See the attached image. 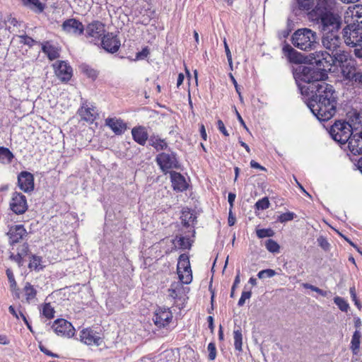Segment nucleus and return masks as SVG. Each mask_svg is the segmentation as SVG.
<instances>
[{"mask_svg":"<svg viewBox=\"0 0 362 362\" xmlns=\"http://www.w3.org/2000/svg\"><path fill=\"white\" fill-rule=\"evenodd\" d=\"M148 54H149L148 49L146 47H145L141 52H139L136 54V59H144L145 57H146L148 56Z\"/></svg>","mask_w":362,"mask_h":362,"instance_id":"bf43d9fd","label":"nucleus"},{"mask_svg":"<svg viewBox=\"0 0 362 362\" xmlns=\"http://www.w3.org/2000/svg\"><path fill=\"white\" fill-rule=\"evenodd\" d=\"M276 272L272 269H263L258 272L257 276L260 279L272 278L275 276Z\"/></svg>","mask_w":362,"mask_h":362,"instance_id":"c03bdc74","label":"nucleus"},{"mask_svg":"<svg viewBox=\"0 0 362 362\" xmlns=\"http://www.w3.org/2000/svg\"><path fill=\"white\" fill-rule=\"evenodd\" d=\"M334 302L342 312H347L349 308V303L341 297H334Z\"/></svg>","mask_w":362,"mask_h":362,"instance_id":"ea45409f","label":"nucleus"},{"mask_svg":"<svg viewBox=\"0 0 362 362\" xmlns=\"http://www.w3.org/2000/svg\"><path fill=\"white\" fill-rule=\"evenodd\" d=\"M293 76L312 113L321 122L331 119L336 112L337 95L334 87L325 82L327 74L313 67L300 66Z\"/></svg>","mask_w":362,"mask_h":362,"instance_id":"f257e3e1","label":"nucleus"},{"mask_svg":"<svg viewBox=\"0 0 362 362\" xmlns=\"http://www.w3.org/2000/svg\"><path fill=\"white\" fill-rule=\"evenodd\" d=\"M341 71L345 79L348 80L352 74L356 71L355 62L352 59L348 60L346 63L341 64L340 66Z\"/></svg>","mask_w":362,"mask_h":362,"instance_id":"bb28decb","label":"nucleus"},{"mask_svg":"<svg viewBox=\"0 0 362 362\" xmlns=\"http://www.w3.org/2000/svg\"><path fill=\"white\" fill-rule=\"evenodd\" d=\"M9 258L11 259V260H13L14 262H16L19 267H21L23 264V259L20 255H18V254H13V253H11L10 255V257Z\"/></svg>","mask_w":362,"mask_h":362,"instance_id":"6e6d98bb","label":"nucleus"},{"mask_svg":"<svg viewBox=\"0 0 362 362\" xmlns=\"http://www.w3.org/2000/svg\"><path fill=\"white\" fill-rule=\"evenodd\" d=\"M348 80L352 83L353 85L356 87L361 88L362 87V72L361 71H355L352 74L350 78Z\"/></svg>","mask_w":362,"mask_h":362,"instance_id":"4c0bfd02","label":"nucleus"},{"mask_svg":"<svg viewBox=\"0 0 362 362\" xmlns=\"http://www.w3.org/2000/svg\"><path fill=\"white\" fill-rule=\"evenodd\" d=\"M309 19L316 23L324 33L322 42L331 52L341 48V40L337 32L341 25L335 0H317V5L308 13Z\"/></svg>","mask_w":362,"mask_h":362,"instance_id":"f03ea898","label":"nucleus"},{"mask_svg":"<svg viewBox=\"0 0 362 362\" xmlns=\"http://www.w3.org/2000/svg\"><path fill=\"white\" fill-rule=\"evenodd\" d=\"M177 272L182 284H188L192 280L189 257L186 254L180 255L177 263Z\"/></svg>","mask_w":362,"mask_h":362,"instance_id":"6e6552de","label":"nucleus"},{"mask_svg":"<svg viewBox=\"0 0 362 362\" xmlns=\"http://www.w3.org/2000/svg\"><path fill=\"white\" fill-rule=\"evenodd\" d=\"M235 197H236L235 194L232 193V192H230L228 194V201L230 204V209H232L233 207V203L235 202Z\"/></svg>","mask_w":362,"mask_h":362,"instance_id":"e2e57ef3","label":"nucleus"},{"mask_svg":"<svg viewBox=\"0 0 362 362\" xmlns=\"http://www.w3.org/2000/svg\"><path fill=\"white\" fill-rule=\"evenodd\" d=\"M29 252V246L28 243H23L17 248V254L20 255L22 258L25 257Z\"/></svg>","mask_w":362,"mask_h":362,"instance_id":"8fccbe9b","label":"nucleus"},{"mask_svg":"<svg viewBox=\"0 0 362 362\" xmlns=\"http://www.w3.org/2000/svg\"><path fill=\"white\" fill-rule=\"evenodd\" d=\"M173 244L183 250L188 249L191 246L189 238L183 236H176L173 240Z\"/></svg>","mask_w":362,"mask_h":362,"instance_id":"72a5a7b5","label":"nucleus"},{"mask_svg":"<svg viewBox=\"0 0 362 362\" xmlns=\"http://www.w3.org/2000/svg\"><path fill=\"white\" fill-rule=\"evenodd\" d=\"M105 24L99 21H93L85 28V36L95 45L99 43L100 38L105 34Z\"/></svg>","mask_w":362,"mask_h":362,"instance_id":"0eeeda50","label":"nucleus"},{"mask_svg":"<svg viewBox=\"0 0 362 362\" xmlns=\"http://www.w3.org/2000/svg\"><path fill=\"white\" fill-rule=\"evenodd\" d=\"M250 166L252 168H257L264 171L266 170V168L260 165L257 162L253 160L250 161Z\"/></svg>","mask_w":362,"mask_h":362,"instance_id":"69168bd1","label":"nucleus"},{"mask_svg":"<svg viewBox=\"0 0 362 362\" xmlns=\"http://www.w3.org/2000/svg\"><path fill=\"white\" fill-rule=\"evenodd\" d=\"M21 38L20 42L24 45H28L29 47H32L34 44L36 43V41L34 40L32 37L27 35H20Z\"/></svg>","mask_w":362,"mask_h":362,"instance_id":"3c124183","label":"nucleus"},{"mask_svg":"<svg viewBox=\"0 0 362 362\" xmlns=\"http://www.w3.org/2000/svg\"><path fill=\"white\" fill-rule=\"evenodd\" d=\"M54 310L50 303H45L42 307V314L47 319H52L54 317Z\"/></svg>","mask_w":362,"mask_h":362,"instance_id":"a19ab883","label":"nucleus"},{"mask_svg":"<svg viewBox=\"0 0 362 362\" xmlns=\"http://www.w3.org/2000/svg\"><path fill=\"white\" fill-rule=\"evenodd\" d=\"M351 127L356 124L362 125V112L354 111L349 115V122Z\"/></svg>","mask_w":362,"mask_h":362,"instance_id":"e433bc0d","label":"nucleus"},{"mask_svg":"<svg viewBox=\"0 0 362 362\" xmlns=\"http://www.w3.org/2000/svg\"><path fill=\"white\" fill-rule=\"evenodd\" d=\"M78 113L81 119L90 123L93 122L98 116V112L93 105L90 107L88 104H83L78 110Z\"/></svg>","mask_w":362,"mask_h":362,"instance_id":"412c9836","label":"nucleus"},{"mask_svg":"<svg viewBox=\"0 0 362 362\" xmlns=\"http://www.w3.org/2000/svg\"><path fill=\"white\" fill-rule=\"evenodd\" d=\"M173 319V314L170 308L159 307L155 313L153 318L154 324L159 328L168 326Z\"/></svg>","mask_w":362,"mask_h":362,"instance_id":"9b49d317","label":"nucleus"},{"mask_svg":"<svg viewBox=\"0 0 362 362\" xmlns=\"http://www.w3.org/2000/svg\"><path fill=\"white\" fill-rule=\"evenodd\" d=\"M332 61H330L331 67L332 66H340L341 64L346 63L348 60L351 59L349 53L341 50V48L330 52Z\"/></svg>","mask_w":362,"mask_h":362,"instance_id":"4be33fe9","label":"nucleus"},{"mask_svg":"<svg viewBox=\"0 0 362 362\" xmlns=\"http://www.w3.org/2000/svg\"><path fill=\"white\" fill-rule=\"evenodd\" d=\"M361 338V332L358 329H356L353 334L350 346V349L354 355H357L359 351Z\"/></svg>","mask_w":362,"mask_h":362,"instance_id":"c756f323","label":"nucleus"},{"mask_svg":"<svg viewBox=\"0 0 362 362\" xmlns=\"http://www.w3.org/2000/svg\"><path fill=\"white\" fill-rule=\"evenodd\" d=\"M317 242H318L320 246L322 248H323L325 250H327L329 249V244L327 241L326 238L321 236L319 238H317Z\"/></svg>","mask_w":362,"mask_h":362,"instance_id":"13d9d810","label":"nucleus"},{"mask_svg":"<svg viewBox=\"0 0 362 362\" xmlns=\"http://www.w3.org/2000/svg\"><path fill=\"white\" fill-rule=\"evenodd\" d=\"M132 134L134 140L140 145L144 146L148 139L146 129L139 126L132 129Z\"/></svg>","mask_w":362,"mask_h":362,"instance_id":"b1692460","label":"nucleus"},{"mask_svg":"<svg viewBox=\"0 0 362 362\" xmlns=\"http://www.w3.org/2000/svg\"><path fill=\"white\" fill-rule=\"evenodd\" d=\"M5 22L8 23L13 26H17V25L18 23L16 18L12 17L11 16H7L6 18L5 19Z\"/></svg>","mask_w":362,"mask_h":362,"instance_id":"680f3d73","label":"nucleus"},{"mask_svg":"<svg viewBox=\"0 0 362 362\" xmlns=\"http://www.w3.org/2000/svg\"><path fill=\"white\" fill-rule=\"evenodd\" d=\"M42 259L41 257L36 256V255H32L31 259L30 260V263L28 264V267L30 269H34L35 271H40L42 269L43 266L41 264Z\"/></svg>","mask_w":362,"mask_h":362,"instance_id":"c9c22d12","label":"nucleus"},{"mask_svg":"<svg viewBox=\"0 0 362 362\" xmlns=\"http://www.w3.org/2000/svg\"><path fill=\"white\" fill-rule=\"evenodd\" d=\"M217 127L218 130L226 136H228L229 135L227 129L225 127V125L222 120L218 119L217 121Z\"/></svg>","mask_w":362,"mask_h":362,"instance_id":"4d7b16f0","label":"nucleus"},{"mask_svg":"<svg viewBox=\"0 0 362 362\" xmlns=\"http://www.w3.org/2000/svg\"><path fill=\"white\" fill-rule=\"evenodd\" d=\"M10 209L16 214H24L28 209L25 196L17 192L13 193L10 201Z\"/></svg>","mask_w":362,"mask_h":362,"instance_id":"f8f14e48","label":"nucleus"},{"mask_svg":"<svg viewBox=\"0 0 362 362\" xmlns=\"http://www.w3.org/2000/svg\"><path fill=\"white\" fill-rule=\"evenodd\" d=\"M79 337L81 341L87 345L100 346L103 342L101 337L90 328L82 329Z\"/></svg>","mask_w":362,"mask_h":362,"instance_id":"a211bd4d","label":"nucleus"},{"mask_svg":"<svg viewBox=\"0 0 362 362\" xmlns=\"http://www.w3.org/2000/svg\"><path fill=\"white\" fill-rule=\"evenodd\" d=\"M42 51L47 54L48 59L51 61L59 57L58 48L51 45L49 42H45L42 44Z\"/></svg>","mask_w":362,"mask_h":362,"instance_id":"393cba45","label":"nucleus"},{"mask_svg":"<svg viewBox=\"0 0 362 362\" xmlns=\"http://www.w3.org/2000/svg\"><path fill=\"white\" fill-rule=\"evenodd\" d=\"M170 180L173 188L177 192H184L187 189L188 184L183 175L175 171H170Z\"/></svg>","mask_w":362,"mask_h":362,"instance_id":"aec40b11","label":"nucleus"},{"mask_svg":"<svg viewBox=\"0 0 362 362\" xmlns=\"http://www.w3.org/2000/svg\"><path fill=\"white\" fill-rule=\"evenodd\" d=\"M54 73L63 82L69 81L72 76V68L64 61H59L53 64Z\"/></svg>","mask_w":362,"mask_h":362,"instance_id":"dca6fc26","label":"nucleus"},{"mask_svg":"<svg viewBox=\"0 0 362 362\" xmlns=\"http://www.w3.org/2000/svg\"><path fill=\"white\" fill-rule=\"evenodd\" d=\"M347 144L349 151L354 155H362V130L360 132H352V136Z\"/></svg>","mask_w":362,"mask_h":362,"instance_id":"6ab92c4d","label":"nucleus"},{"mask_svg":"<svg viewBox=\"0 0 362 362\" xmlns=\"http://www.w3.org/2000/svg\"><path fill=\"white\" fill-rule=\"evenodd\" d=\"M349 9L353 19V23L362 29V5L356 4L352 8L349 7Z\"/></svg>","mask_w":362,"mask_h":362,"instance_id":"a878e982","label":"nucleus"},{"mask_svg":"<svg viewBox=\"0 0 362 362\" xmlns=\"http://www.w3.org/2000/svg\"><path fill=\"white\" fill-rule=\"evenodd\" d=\"M156 161L162 172L165 174L170 173V169L180 168V164L177 159L176 153L171 152L160 153L156 156Z\"/></svg>","mask_w":362,"mask_h":362,"instance_id":"423d86ee","label":"nucleus"},{"mask_svg":"<svg viewBox=\"0 0 362 362\" xmlns=\"http://www.w3.org/2000/svg\"><path fill=\"white\" fill-rule=\"evenodd\" d=\"M361 27L356 23L347 25L342 30L345 43L351 47H359L362 49V33H359Z\"/></svg>","mask_w":362,"mask_h":362,"instance_id":"39448f33","label":"nucleus"},{"mask_svg":"<svg viewBox=\"0 0 362 362\" xmlns=\"http://www.w3.org/2000/svg\"><path fill=\"white\" fill-rule=\"evenodd\" d=\"M6 234L8 237L9 244L13 246L23 240L28 235V232L23 225H13L9 227Z\"/></svg>","mask_w":362,"mask_h":362,"instance_id":"2eb2a0df","label":"nucleus"},{"mask_svg":"<svg viewBox=\"0 0 362 362\" xmlns=\"http://www.w3.org/2000/svg\"><path fill=\"white\" fill-rule=\"evenodd\" d=\"M349 293L351 297L352 300L354 302L356 307L360 309L361 308V304L357 298L355 286H351L349 288Z\"/></svg>","mask_w":362,"mask_h":362,"instance_id":"603ef678","label":"nucleus"},{"mask_svg":"<svg viewBox=\"0 0 362 362\" xmlns=\"http://www.w3.org/2000/svg\"><path fill=\"white\" fill-rule=\"evenodd\" d=\"M207 349L209 351V359L214 360L216 356V346L214 343H209L208 344Z\"/></svg>","mask_w":362,"mask_h":362,"instance_id":"864d4df0","label":"nucleus"},{"mask_svg":"<svg viewBox=\"0 0 362 362\" xmlns=\"http://www.w3.org/2000/svg\"><path fill=\"white\" fill-rule=\"evenodd\" d=\"M196 217L190 211H182L181 216L182 223L185 227L189 226L190 223L194 222Z\"/></svg>","mask_w":362,"mask_h":362,"instance_id":"58836bf2","label":"nucleus"},{"mask_svg":"<svg viewBox=\"0 0 362 362\" xmlns=\"http://www.w3.org/2000/svg\"><path fill=\"white\" fill-rule=\"evenodd\" d=\"M86 74L89 78L95 79L98 76V71L93 69H86Z\"/></svg>","mask_w":362,"mask_h":362,"instance_id":"052dcab7","label":"nucleus"},{"mask_svg":"<svg viewBox=\"0 0 362 362\" xmlns=\"http://www.w3.org/2000/svg\"><path fill=\"white\" fill-rule=\"evenodd\" d=\"M102 47L110 53H115L120 47V41L112 33L104 34L100 38Z\"/></svg>","mask_w":362,"mask_h":362,"instance_id":"4468645a","label":"nucleus"},{"mask_svg":"<svg viewBox=\"0 0 362 362\" xmlns=\"http://www.w3.org/2000/svg\"><path fill=\"white\" fill-rule=\"evenodd\" d=\"M231 209H230L228 220V223L230 226H233L235 222V218L233 216Z\"/></svg>","mask_w":362,"mask_h":362,"instance_id":"338daca9","label":"nucleus"},{"mask_svg":"<svg viewBox=\"0 0 362 362\" xmlns=\"http://www.w3.org/2000/svg\"><path fill=\"white\" fill-rule=\"evenodd\" d=\"M257 236L259 238H264L266 237H272L274 235V231L270 229H258L256 231Z\"/></svg>","mask_w":362,"mask_h":362,"instance_id":"de8ad7c7","label":"nucleus"},{"mask_svg":"<svg viewBox=\"0 0 362 362\" xmlns=\"http://www.w3.org/2000/svg\"><path fill=\"white\" fill-rule=\"evenodd\" d=\"M251 296H252V292L250 291H243L241 293V296L238 303V306H240V307L243 306L245 304V300L247 299H250L251 298Z\"/></svg>","mask_w":362,"mask_h":362,"instance_id":"09e8293b","label":"nucleus"},{"mask_svg":"<svg viewBox=\"0 0 362 362\" xmlns=\"http://www.w3.org/2000/svg\"><path fill=\"white\" fill-rule=\"evenodd\" d=\"M296 217V214L293 212H286L279 216L277 220L280 223H285L289 221H292Z\"/></svg>","mask_w":362,"mask_h":362,"instance_id":"49530a36","label":"nucleus"},{"mask_svg":"<svg viewBox=\"0 0 362 362\" xmlns=\"http://www.w3.org/2000/svg\"><path fill=\"white\" fill-rule=\"evenodd\" d=\"M105 124L110 127L112 132L117 134L120 135L127 129L126 123L121 119L108 117L105 119Z\"/></svg>","mask_w":362,"mask_h":362,"instance_id":"5701e85b","label":"nucleus"},{"mask_svg":"<svg viewBox=\"0 0 362 362\" xmlns=\"http://www.w3.org/2000/svg\"><path fill=\"white\" fill-rule=\"evenodd\" d=\"M310 61L312 62L311 64H315L318 66V68H316L317 70L322 72H325L327 69L331 70L330 61H332V57H330V53L328 52H315L310 54ZM310 66L312 67L311 66ZM313 67L314 68V66Z\"/></svg>","mask_w":362,"mask_h":362,"instance_id":"1a4fd4ad","label":"nucleus"},{"mask_svg":"<svg viewBox=\"0 0 362 362\" xmlns=\"http://www.w3.org/2000/svg\"><path fill=\"white\" fill-rule=\"evenodd\" d=\"M240 271L238 270V274L235 278L233 284L231 288V291H230V295L231 298L234 297L235 290L236 287L238 286V285L240 284Z\"/></svg>","mask_w":362,"mask_h":362,"instance_id":"5fc2aeb1","label":"nucleus"},{"mask_svg":"<svg viewBox=\"0 0 362 362\" xmlns=\"http://www.w3.org/2000/svg\"><path fill=\"white\" fill-rule=\"evenodd\" d=\"M270 206V202L268 197H265L261 199H259L255 204V209L257 210H265Z\"/></svg>","mask_w":362,"mask_h":362,"instance_id":"37998d69","label":"nucleus"},{"mask_svg":"<svg viewBox=\"0 0 362 362\" xmlns=\"http://www.w3.org/2000/svg\"><path fill=\"white\" fill-rule=\"evenodd\" d=\"M200 134H201L202 138L204 141H206V139H207V134H206V129H205L204 125L203 124H202L200 125Z\"/></svg>","mask_w":362,"mask_h":362,"instance_id":"774afa93","label":"nucleus"},{"mask_svg":"<svg viewBox=\"0 0 362 362\" xmlns=\"http://www.w3.org/2000/svg\"><path fill=\"white\" fill-rule=\"evenodd\" d=\"M52 329L59 336L71 337L74 335V327L71 323L64 319L56 320Z\"/></svg>","mask_w":362,"mask_h":362,"instance_id":"ddd939ff","label":"nucleus"},{"mask_svg":"<svg viewBox=\"0 0 362 362\" xmlns=\"http://www.w3.org/2000/svg\"><path fill=\"white\" fill-rule=\"evenodd\" d=\"M283 52L286 55H287L290 61L295 63L300 62V60L297 58L298 52L296 49H294L291 45H284L283 47Z\"/></svg>","mask_w":362,"mask_h":362,"instance_id":"473e14b6","label":"nucleus"},{"mask_svg":"<svg viewBox=\"0 0 362 362\" xmlns=\"http://www.w3.org/2000/svg\"><path fill=\"white\" fill-rule=\"evenodd\" d=\"M266 248L268 251L272 253H276L279 252V245L274 240L269 239L265 243Z\"/></svg>","mask_w":362,"mask_h":362,"instance_id":"79ce46f5","label":"nucleus"},{"mask_svg":"<svg viewBox=\"0 0 362 362\" xmlns=\"http://www.w3.org/2000/svg\"><path fill=\"white\" fill-rule=\"evenodd\" d=\"M233 338L235 349L239 351H242L243 334L240 329H235L233 331Z\"/></svg>","mask_w":362,"mask_h":362,"instance_id":"f704fd0d","label":"nucleus"},{"mask_svg":"<svg viewBox=\"0 0 362 362\" xmlns=\"http://www.w3.org/2000/svg\"><path fill=\"white\" fill-rule=\"evenodd\" d=\"M22 4L33 11L40 13L45 9V5L40 0H21Z\"/></svg>","mask_w":362,"mask_h":362,"instance_id":"cd10ccee","label":"nucleus"},{"mask_svg":"<svg viewBox=\"0 0 362 362\" xmlns=\"http://www.w3.org/2000/svg\"><path fill=\"white\" fill-rule=\"evenodd\" d=\"M292 43L301 50L310 51L318 45L317 36L309 28L298 29L292 35Z\"/></svg>","mask_w":362,"mask_h":362,"instance_id":"7ed1b4c3","label":"nucleus"},{"mask_svg":"<svg viewBox=\"0 0 362 362\" xmlns=\"http://www.w3.org/2000/svg\"><path fill=\"white\" fill-rule=\"evenodd\" d=\"M40 351L42 352H43L44 354H45L47 356H52V357H58V356L56 354H54V353L51 352L50 351L47 349L43 346H40Z\"/></svg>","mask_w":362,"mask_h":362,"instance_id":"0e129e2a","label":"nucleus"},{"mask_svg":"<svg viewBox=\"0 0 362 362\" xmlns=\"http://www.w3.org/2000/svg\"><path fill=\"white\" fill-rule=\"evenodd\" d=\"M354 127L349 122L337 121L330 128L329 134L330 136L340 144H346L351 136Z\"/></svg>","mask_w":362,"mask_h":362,"instance_id":"20e7f679","label":"nucleus"},{"mask_svg":"<svg viewBox=\"0 0 362 362\" xmlns=\"http://www.w3.org/2000/svg\"><path fill=\"white\" fill-rule=\"evenodd\" d=\"M149 144L153 146L157 151L165 150L168 148V144L158 136H151L148 139Z\"/></svg>","mask_w":362,"mask_h":362,"instance_id":"c85d7f7f","label":"nucleus"},{"mask_svg":"<svg viewBox=\"0 0 362 362\" xmlns=\"http://www.w3.org/2000/svg\"><path fill=\"white\" fill-rule=\"evenodd\" d=\"M23 292L28 303H30L32 300L36 298L37 290L29 282L25 283L23 288Z\"/></svg>","mask_w":362,"mask_h":362,"instance_id":"7c9ffc66","label":"nucleus"},{"mask_svg":"<svg viewBox=\"0 0 362 362\" xmlns=\"http://www.w3.org/2000/svg\"><path fill=\"white\" fill-rule=\"evenodd\" d=\"M13 158V153L8 148L0 147V163L9 164Z\"/></svg>","mask_w":362,"mask_h":362,"instance_id":"2f4dec72","label":"nucleus"},{"mask_svg":"<svg viewBox=\"0 0 362 362\" xmlns=\"http://www.w3.org/2000/svg\"><path fill=\"white\" fill-rule=\"evenodd\" d=\"M62 29L65 33L74 36H81L85 31L83 23L74 18L64 21L62 24Z\"/></svg>","mask_w":362,"mask_h":362,"instance_id":"9d476101","label":"nucleus"},{"mask_svg":"<svg viewBox=\"0 0 362 362\" xmlns=\"http://www.w3.org/2000/svg\"><path fill=\"white\" fill-rule=\"evenodd\" d=\"M8 282L10 284L11 290H16L17 283L15 280L13 273L11 269H7L6 271Z\"/></svg>","mask_w":362,"mask_h":362,"instance_id":"a18cd8bd","label":"nucleus"},{"mask_svg":"<svg viewBox=\"0 0 362 362\" xmlns=\"http://www.w3.org/2000/svg\"><path fill=\"white\" fill-rule=\"evenodd\" d=\"M18 185L25 192H29L34 189L33 175L27 171H22L18 175Z\"/></svg>","mask_w":362,"mask_h":362,"instance_id":"f3484780","label":"nucleus"}]
</instances>
